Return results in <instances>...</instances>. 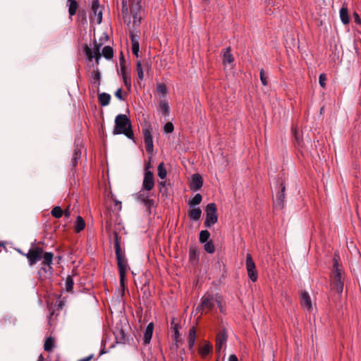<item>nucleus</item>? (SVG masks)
<instances>
[{
    "label": "nucleus",
    "mask_w": 361,
    "mask_h": 361,
    "mask_svg": "<svg viewBox=\"0 0 361 361\" xmlns=\"http://www.w3.org/2000/svg\"><path fill=\"white\" fill-rule=\"evenodd\" d=\"M157 91L159 93L166 95L167 93L166 87L164 84L159 85L157 87Z\"/></svg>",
    "instance_id": "8fccbe9b"
},
{
    "label": "nucleus",
    "mask_w": 361,
    "mask_h": 361,
    "mask_svg": "<svg viewBox=\"0 0 361 361\" xmlns=\"http://www.w3.org/2000/svg\"><path fill=\"white\" fill-rule=\"evenodd\" d=\"M141 1L142 0H133V3L130 6V11H134L135 9L140 11L141 8Z\"/></svg>",
    "instance_id": "a19ab883"
},
{
    "label": "nucleus",
    "mask_w": 361,
    "mask_h": 361,
    "mask_svg": "<svg viewBox=\"0 0 361 361\" xmlns=\"http://www.w3.org/2000/svg\"><path fill=\"white\" fill-rule=\"evenodd\" d=\"M139 48H140V44H135L134 43L133 45H132V52L133 54L136 56V57H138L139 56Z\"/></svg>",
    "instance_id": "864d4df0"
},
{
    "label": "nucleus",
    "mask_w": 361,
    "mask_h": 361,
    "mask_svg": "<svg viewBox=\"0 0 361 361\" xmlns=\"http://www.w3.org/2000/svg\"><path fill=\"white\" fill-rule=\"evenodd\" d=\"M37 361H44V357H43L42 355H40L39 356Z\"/></svg>",
    "instance_id": "774afa93"
},
{
    "label": "nucleus",
    "mask_w": 361,
    "mask_h": 361,
    "mask_svg": "<svg viewBox=\"0 0 361 361\" xmlns=\"http://www.w3.org/2000/svg\"><path fill=\"white\" fill-rule=\"evenodd\" d=\"M153 329L154 324L151 322L147 325L144 334L143 342L145 345L149 343L152 339Z\"/></svg>",
    "instance_id": "f3484780"
},
{
    "label": "nucleus",
    "mask_w": 361,
    "mask_h": 361,
    "mask_svg": "<svg viewBox=\"0 0 361 361\" xmlns=\"http://www.w3.org/2000/svg\"><path fill=\"white\" fill-rule=\"evenodd\" d=\"M140 11H138L137 9H135L134 11H130L132 13H133V19H134V23H135L137 21L138 23H140V20H141V16L138 13Z\"/></svg>",
    "instance_id": "de8ad7c7"
},
{
    "label": "nucleus",
    "mask_w": 361,
    "mask_h": 361,
    "mask_svg": "<svg viewBox=\"0 0 361 361\" xmlns=\"http://www.w3.org/2000/svg\"><path fill=\"white\" fill-rule=\"evenodd\" d=\"M334 265L331 274V287L337 293H341L343 290L344 277L343 276L342 269L339 268L338 259L335 255L334 257Z\"/></svg>",
    "instance_id": "20e7f679"
},
{
    "label": "nucleus",
    "mask_w": 361,
    "mask_h": 361,
    "mask_svg": "<svg viewBox=\"0 0 361 361\" xmlns=\"http://www.w3.org/2000/svg\"><path fill=\"white\" fill-rule=\"evenodd\" d=\"M110 99H111V96H110V94H109L107 93L103 92V93L99 94V95H98L99 103L102 106H107L110 102Z\"/></svg>",
    "instance_id": "a878e982"
},
{
    "label": "nucleus",
    "mask_w": 361,
    "mask_h": 361,
    "mask_svg": "<svg viewBox=\"0 0 361 361\" xmlns=\"http://www.w3.org/2000/svg\"><path fill=\"white\" fill-rule=\"evenodd\" d=\"M92 12L94 16H97V23L100 24L102 21V10L99 8V0H92Z\"/></svg>",
    "instance_id": "4468645a"
},
{
    "label": "nucleus",
    "mask_w": 361,
    "mask_h": 361,
    "mask_svg": "<svg viewBox=\"0 0 361 361\" xmlns=\"http://www.w3.org/2000/svg\"><path fill=\"white\" fill-rule=\"evenodd\" d=\"M202 211L200 208H193L188 211V216L190 219L197 221L200 219Z\"/></svg>",
    "instance_id": "b1692460"
},
{
    "label": "nucleus",
    "mask_w": 361,
    "mask_h": 361,
    "mask_svg": "<svg viewBox=\"0 0 361 361\" xmlns=\"http://www.w3.org/2000/svg\"><path fill=\"white\" fill-rule=\"evenodd\" d=\"M137 200L143 203L149 214H151V208L154 205V200L149 199L148 195H147L142 190L137 193Z\"/></svg>",
    "instance_id": "f8f14e48"
},
{
    "label": "nucleus",
    "mask_w": 361,
    "mask_h": 361,
    "mask_svg": "<svg viewBox=\"0 0 361 361\" xmlns=\"http://www.w3.org/2000/svg\"><path fill=\"white\" fill-rule=\"evenodd\" d=\"M189 339H194L196 338V329L195 326H192L189 330V335H188Z\"/></svg>",
    "instance_id": "3c124183"
},
{
    "label": "nucleus",
    "mask_w": 361,
    "mask_h": 361,
    "mask_svg": "<svg viewBox=\"0 0 361 361\" xmlns=\"http://www.w3.org/2000/svg\"><path fill=\"white\" fill-rule=\"evenodd\" d=\"M353 18H354L355 22L357 24H358V25H360V24H361V19H360V18L359 15H358L356 12H355V13H353Z\"/></svg>",
    "instance_id": "4d7b16f0"
},
{
    "label": "nucleus",
    "mask_w": 361,
    "mask_h": 361,
    "mask_svg": "<svg viewBox=\"0 0 361 361\" xmlns=\"http://www.w3.org/2000/svg\"><path fill=\"white\" fill-rule=\"evenodd\" d=\"M228 361H238V360L235 355H231Z\"/></svg>",
    "instance_id": "680f3d73"
},
{
    "label": "nucleus",
    "mask_w": 361,
    "mask_h": 361,
    "mask_svg": "<svg viewBox=\"0 0 361 361\" xmlns=\"http://www.w3.org/2000/svg\"><path fill=\"white\" fill-rule=\"evenodd\" d=\"M94 51H92V49L87 44H85L83 48V51L90 61H92V59L94 58L96 63L99 64V59H101L102 55L106 59H111L113 58L114 50L111 47L105 46L102 49V52L101 54L99 50L102 44H99L97 42L96 40H94Z\"/></svg>",
    "instance_id": "f03ea898"
},
{
    "label": "nucleus",
    "mask_w": 361,
    "mask_h": 361,
    "mask_svg": "<svg viewBox=\"0 0 361 361\" xmlns=\"http://www.w3.org/2000/svg\"><path fill=\"white\" fill-rule=\"evenodd\" d=\"M154 186V174L152 171L146 170L142 183V190L150 191L153 189Z\"/></svg>",
    "instance_id": "9b49d317"
},
{
    "label": "nucleus",
    "mask_w": 361,
    "mask_h": 361,
    "mask_svg": "<svg viewBox=\"0 0 361 361\" xmlns=\"http://www.w3.org/2000/svg\"><path fill=\"white\" fill-rule=\"evenodd\" d=\"M68 2L69 3L68 13L70 18H71L76 13L78 8V4L76 0H71L68 1Z\"/></svg>",
    "instance_id": "bb28decb"
},
{
    "label": "nucleus",
    "mask_w": 361,
    "mask_h": 361,
    "mask_svg": "<svg viewBox=\"0 0 361 361\" xmlns=\"http://www.w3.org/2000/svg\"><path fill=\"white\" fill-rule=\"evenodd\" d=\"M202 200V196L200 193H197L194 196L192 199L188 201V205L190 207H194L195 205H198L201 203Z\"/></svg>",
    "instance_id": "7c9ffc66"
},
{
    "label": "nucleus",
    "mask_w": 361,
    "mask_h": 361,
    "mask_svg": "<svg viewBox=\"0 0 361 361\" xmlns=\"http://www.w3.org/2000/svg\"><path fill=\"white\" fill-rule=\"evenodd\" d=\"M115 254L120 275V285L123 288H124L126 274L128 269L127 260L125 256V253L122 250L117 249V251L115 252Z\"/></svg>",
    "instance_id": "39448f33"
},
{
    "label": "nucleus",
    "mask_w": 361,
    "mask_h": 361,
    "mask_svg": "<svg viewBox=\"0 0 361 361\" xmlns=\"http://www.w3.org/2000/svg\"><path fill=\"white\" fill-rule=\"evenodd\" d=\"M300 303L303 307L307 308L308 310L312 309V302L309 294L306 291L301 293Z\"/></svg>",
    "instance_id": "dca6fc26"
},
{
    "label": "nucleus",
    "mask_w": 361,
    "mask_h": 361,
    "mask_svg": "<svg viewBox=\"0 0 361 361\" xmlns=\"http://www.w3.org/2000/svg\"><path fill=\"white\" fill-rule=\"evenodd\" d=\"M91 78L92 82H97L98 86L100 85L101 74L98 69L92 72Z\"/></svg>",
    "instance_id": "f704fd0d"
},
{
    "label": "nucleus",
    "mask_w": 361,
    "mask_h": 361,
    "mask_svg": "<svg viewBox=\"0 0 361 361\" xmlns=\"http://www.w3.org/2000/svg\"><path fill=\"white\" fill-rule=\"evenodd\" d=\"M259 75H260V80L262 81V85L264 86L267 85V84H268L267 77L265 75V72H264V69L262 68L260 70Z\"/></svg>",
    "instance_id": "a18cd8bd"
},
{
    "label": "nucleus",
    "mask_w": 361,
    "mask_h": 361,
    "mask_svg": "<svg viewBox=\"0 0 361 361\" xmlns=\"http://www.w3.org/2000/svg\"><path fill=\"white\" fill-rule=\"evenodd\" d=\"M280 188H281V191L276 195V201L279 203V204L283 207V202H284V199H285V190H286V185L283 182H282L280 184Z\"/></svg>",
    "instance_id": "4be33fe9"
},
{
    "label": "nucleus",
    "mask_w": 361,
    "mask_h": 361,
    "mask_svg": "<svg viewBox=\"0 0 361 361\" xmlns=\"http://www.w3.org/2000/svg\"><path fill=\"white\" fill-rule=\"evenodd\" d=\"M41 243H42L39 242L37 245L32 246L25 255L28 259L30 266H32L42 259V266H47L51 268V265L52 264L54 254L52 252H44L43 247L39 246Z\"/></svg>",
    "instance_id": "f257e3e1"
},
{
    "label": "nucleus",
    "mask_w": 361,
    "mask_h": 361,
    "mask_svg": "<svg viewBox=\"0 0 361 361\" xmlns=\"http://www.w3.org/2000/svg\"><path fill=\"white\" fill-rule=\"evenodd\" d=\"M111 199H112V200H113V202H114V206H115L116 207H117V209H118V211H120V210L121 209V207H122V206H121V201H118V200H116V199H115V197H114V195H113L112 194H111Z\"/></svg>",
    "instance_id": "5fc2aeb1"
},
{
    "label": "nucleus",
    "mask_w": 361,
    "mask_h": 361,
    "mask_svg": "<svg viewBox=\"0 0 361 361\" xmlns=\"http://www.w3.org/2000/svg\"><path fill=\"white\" fill-rule=\"evenodd\" d=\"M81 151L78 147H75L73 150V154L72 157V166L76 167L78 164V160L80 159Z\"/></svg>",
    "instance_id": "c85d7f7f"
},
{
    "label": "nucleus",
    "mask_w": 361,
    "mask_h": 361,
    "mask_svg": "<svg viewBox=\"0 0 361 361\" xmlns=\"http://www.w3.org/2000/svg\"><path fill=\"white\" fill-rule=\"evenodd\" d=\"M128 0H122V14L123 20L126 23L127 20V16H128Z\"/></svg>",
    "instance_id": "4c0bfd02"
},
{
    "label": "nucleus",
    "mask_w": 361,
    "mask_h": 361,
    "mask_svg": "<svg viewBox=\"0 0 361 361\" xmlns=\"http://www.w3.org/2000/svg\"><path fill=\"white\" fill-rule=\"evenodd\" d=\"M210 237V233L207 230L201 231L200 233V242L204 243L208 242Z\"/></svg>",
    "instance_id": "e433bc0d"
},
{
    "label": "nucleus",
    "mask_w": 361,
    "mask_h": 361,
    "mask_svg": "<svg viewBox=\"0 0 361 361\" xmlns=\"http://www.w3.org/2000/svg\"><path fill=\"white\" fill-rule=\"evenodd\" d=\"M142 133L144 135V141L145 144L146 151L148 154H152L154 150L153 139L152 135V128L149 126L148 128H144L142 130Z\"/></svg>",
    "instance_id": "9d476101"
},
{
    "label": "nucleus",
    "mask_w": 361,
    "mask_h": 361,
    "mask_svg": "<svg viewBox=\"0 0 361 361\" xmlns=\"http://www.w3.org/2000/svg\"><path fill=\"white\" fill-rule=\"evenodd\" d=\"M204 249L209 254L214 253L215 252V247L213 241L210 240L208 242H206L204 245Z\"/></svg>",
    "instance_id": "c9c22d12"
},
{
    "label": "nucleus",
    "mask_w": 361,
    "mask_h": 361,
    "mask_svg": "<svg viewBox=\"0 0 361 361\" xmlns=\"http://www.w3.org/2000/svg\"><path fill=\"white\" fill-rule=\"evenodd\" d=\"M51 214L52 215V216H54V218L56 219H59L61 218L63 214V212L62 210V209L61 208V207L59 206H56L54 207L51 211Z\"/></svg>",
    "instance_id": "72a5a7b5"
},
{
    "label": "nucleus",
    "mask_w": 361,
    "mask_h": 361,
    "mask_svg": "<svg viewBox=\"0 0 361 361\" xmlns=\"http://www.w3.org/2000/svg\"><path fill=\"white\" fill-rule=\"evenodd\" d=\"M115 96L121 99V100H124L125 99V97L123 96V91L120 88V89H118L116 92H115Z\"/></svg>",
    "instance_id": "6e6d98bb"
},
{
    "label": "nucleus",
    "mask_w": 361,
    "mask_h": 361,
    "mask_svg": "<svg viewBox=\"0 0 361 361\" xmlns=\"http://www.w3.org/2000/svg\"><path fill=\"white\" fill-rule=\"evenodd\" d=\"M63 212V214L65 216V217L66 218H69L71 214V209H70V206L67 207Z\"/></svg>",
    "instance_id": "13d9d810"
},
{
    "label": "nucleus",
    "mask_w": 361,
    "mask_h": 361,
    "mask_svg": "<svg viewBox=\"0 0 361 361\" xmlns=\"http://www.w3.org/2000/svg\"><path fill=\"white\" fill-rule=\"evenodd\" d=\"M78 20L82 23H87L86 12L85 10H80L78 14Z\"/></svg>",
    "instance_id": "79ce46f5"
},
{
    "label": "nucleus",
    "mask_w": 361,
    "mask_h": 361,
    "mask_svg": "<svg viewBox=\"0 0 361 361\" xmlns=\"http://www.w3.org/2000/svg\"><path fill=\"white\" fill-rule=\"evenodd\" d=\"M206 219L204 225L206 228H210L218 221L217 207L215 203H209L206 206Z\"/></svg>",
    "instance_id": "423d86ee"
},
{
    "label": "nucleus",
    "mask_w": 361,
    "mask_h": 361,
    "mask_svg": "<svg viewBox=\"0 0 361 361\" xmlns=\"http://www.w3.org/2000/svg\"><path fill=\"white\" fill-rule=\"evenodd\" d=\"M292 132H293V133L294 135V137H295L294 145H295V147H297L298 149L302 148L303 147V141L300 137V133L295 128H292Z\"/></svg>",
    "instance_id": "393cba45"
},
{
    "label": "nucleus",
    "mask_w": 361,
    "mask_h": 361,
    "mask_svg": "<svg viewBox=\"0 0 361 361\" xmlns=\"http://www.w3.org/2000/svg\"><path fill=\"white\" fill-rule=\"evenodd\" d=\"M130 40H131V44L132 45L134 44V43L135 44H139V42H138V36L135 34H134L133 32H130Z\"/></svg>",
    "instance_id": "603ef678"
},
{
    "label": "nucleus",
    "mask_w": 361,
    "mask_h": 361,
    "mask_svg": "<svg viewBox=\"0 0 361 361\" xmlns=\"http://www.w3.org/2000/svg\"><path fill=\"white\" fill-rule=\"evenodd\" d=\"M231 47H227L223 51V63H231L234 61V57L231 53Z\"/></svg>",
    "instance_id": "aec40b11"
},
{
    "label": "nucleus",
    "mask_w": 361,
    "mask_h": 361,
    "mask_svg": "<svg viewBox=\"0 0 361 361\" xmlns=\"http://www.w3.org/2000/svg\"><path fill=\"white\" fill-rule=\"evenodd\" d=\"M121 72L122 76L128 75L127 73H126V69L125 64H121Z\"/></svg>",
    "instance_id": "052dcab7"
},
{
    "label": "nucleus",
    "mask_w": 361,
    "mask_h": 361,
    "mask_svg": "<svg viewBox=\"0 0 361 361\" xmlns=\"http://www.w3.org/2000/svg\"><path fill=\"white\" fill-rule=\"evenodd\" d=\"M114 134H123L128 138L135 139L132 123L130 118L125 114H118L115 118Z\"/></svg>",
    "instance_id": "7ed1b4c3"
},
{
    "label": "nucleus",
    "mask_w": 361,
    "mask_h": 361,
    "mask_svg": "<svg viewBox=\"0 0 361 361\" xmlns=\"http://www.w3.org/2000/svg\"><path fill=\"white\" fill-rule=\"evenodd\" d=\"M159 108L164 116H168L169 114V106L166 100H161L159 102Z\"/></svg>",
    "instance_id": "473e14b6"
},
{
    "label": "nucleus",
    "mask_w": 361,
    "mask_h": 361,
    "mask_svg": "<svg viewBox=\"0 0 361 361\" xmlns=\"http://www.w3.org/2000/svg\"><path fill=\"white\" fill-rule=\"evenodd\" d=\"M54 347V339L52 337H48L44 342V349L47 352L53 350Z\"/></svg>",
    "instance_id": "c756f323"
},
{
    "label": "nucleus",
    "mask_w": 361,
    "mask_h": 361,
    "mask_svg": "<svg viewBox=\"0 0 361 361\" xmlns=\"http://www.w3.org/2000/svg\"><path fill=\"white\" fill-rule=\"evenodd\" d=\"M136 71L137 72V75L140 80H143L144 73L142 68V64L140 61H137L136 63Z\"/></svg>",
    "instance_id": "ea45409f"
},
{
    "label": "nucleus",
    "mask_w": 361,
    "mask_h": 361,
    "mask_svg": "<svg viewBox=\"0 0 361 361\" xmlns=\"http://www.w3.org/2000/svg\"><path fill=\"white\" fill-rule=\"evenodd\" d=\"M73 280L71 276H68L66 279V290L68 292H71L73 288Z\"/></svg>",
    "instance_id": "58836bf2"
},
{
    "label": "nucleus",
    "mask_w": 361,
    "mask_h": 361,
    "mask_svg": "<svg viewBox=\"0 0 361 361\" xmlns=\"http://www.w3.org/2000/svg\"><path fill=\"white\" fill-rule=\"evenodd\" d=\"M119 61H120V66H121V64H125V59H124V56L122 52L121 53Z\"/></svg>",
    "instance_id": "e2e57ef3"
},
{
    "label": "nucleus",
    "mask_w": 361,
    "mask_h": 361,
    "mask_svg": "<svg viewBox=\"0 0 361 361\" xmlns=\"http://www.w3.org/2000/svg\"><path fill=\"white\" fill-rule=\"evenodd\" d=\"M114 334L117 343L125 344L128 342V337L123 329H117Z\"/></svg>",
    "instance_id": "a211bd4d"
},
{
    "label": "nucleus",
    "mask_w": 361,
    "mask_h": 361,
    "mask_svg": "<svg viewBox=\"0 0 361 361\" xmlns=\"http://www.w3.org/2000/svg\"><path fill=\"white\" fill-rule=\"evenodd\" d=\"M122 78H123V83H124L125 86L127 87V89L128 90H130V88H131L130 77L128 75H127L122 76Z\"/></svg>",
    "instance_id": "37998d69"
},
{
    "label": "nucleus",
    "mask_w": 361,
    "mask_h": 361,
    "mask_svg": "<svg viewBox=\"0 0 361 361\" xmlns=\"http://www.w3.org/2000/svg\"><path fill=\"white\" fill-rule=\"evenodd\" d=\"M340 17L342 23L345 25H347L350 22V18L348 16V10L347 6L343 5L340 10Z\"/></svg>",
    "instance_id": "5701e85b"
},
{
    "label": "nucleus",
    "mask_w": 361,
    "mask_h": 361,
    "mask_svg": "<svg viewBox=\"0 0 361 361\" xmlns=\"http://www.w3.org/2000/svg\"><path fill=\"white\" fill-rule=\"evenodd\" d=\"M158 176L161 179H164L166 177L167 172L164 162H161L157 167Z\"/></svg>",
    "instance_id": "2f4dec72"
},
{
    "label": "nucleus",
    "mask_w": 361,
    "mask_h": 361,
    "mask_svg": "<svg viewBox=\"0 0 361 361\" xmlns=\"http://www.w3.org/2000/svg\"><path fill=\"white\" fill-rule=\"evenodd\" d=\"M214 298L212 294L205 293L201 298L200 305L197 307V312H204L205 313L211 311L214 307Z\"/></svg>",
    "instance_id": "0eeeda50"
},
{
    "label": "nucleus",
    "mask_w": 361,
    "mask_h": 361,
    "mask_svg": "<svg viewBox=\"0 0 361 361\" xmlns=\"http://www.w3.org/2000/svg\"><path fill=\"white\" fill-rule=\"evenodd\" d=\"M85 220L80 216H78L74 225V231L78 233L85 229Z\"/></svg>",
    "instance_id": "412c9836"
},
{
    "label": "nucleus",
    "mask_w": 361,
    "mask_h": 361,
    "mask_svg": "<svg viewBox=\"0 0 361 361\" xmlns=\"http://www.w3.org/2000/svg\"><path fill=\"white\" fill-rule=\"evenodd\" d=\"M227 338V331L225 329L220 330L216 334L215 350L218 358L220 357L221 350L223 346L226 345Z\"/></svg>",
    "instance_id": "6e6552de"
},
{
    "label": "nucleus",
    "mask_w": 361,
    "mask_h": 361,
    "mask_svg": "<svg viewBox=\"0 0 361 361\" xmlns=\"http://www.w3.org/2000/svg\"><path fill=\"white\" fill-rule=\"evenodd\" d=\"M164 131L167 133H172L174 129L173 123L171 122L166 123L164 125Z\"/></svg>",
    "instance_id": "09e8293b"
},
{
    "label": "nucleus",
    "mask_w": 361,
    "mask_h": 361,
    "mask_svg": "<svg viewBox=\"0 0 361 361\" xmlns=\"http://www.w3.org/2000/svg\"><path fill=\"white\" fill-rule=\"evenodd\" d=\"M189 260L192 264H197L199 261V252L197 247L193 246L190 247Z\"/></svg>",
    "instance_id": "6ab92c4d"
},
{
    "label": "nucleus",
    "mask_w": 361,
    "mask_h": 361,
    "mask_svg": "<svg viewBox=\"0 0 361 361\" xmlns=\"http://www.w3.org/2000/svg\"><path fill=\"white\" fill-rule=\"evenodd\" d=\"M174 324H177L175 323V318H173L171 319V329H173V327L174 326Z\"/></svg>",
    "instance_id": "338daca9"
},
{
    "label": "nucleus",
    "mask_w": 361,
    "mask_h": 361,
    "mask_svg": "<svg viewBox=\"0 0 361 361\" xmlns=\"http://www.w3.org/2000/svg\"><path fill=\"white\" fill-rule=\"evenodd\" d=\"M214 301H216V302H217L218 306H219V307L220 308V311H221V301H220V300H219L217 299V298H216V299L214 300Z\"/></svg>",
    "instance_id": "69168bd1"
},
{
    "label": "nucleus",
    "mask_w": 361,
    "mask_h": 361,
    "mask_svg": "<svg viewBox=\"0 0 361 361\" xmlns=\"http://www.w3.org/2000/svg\"><path fill=\"white\" fill-rule=\"evenodd\" d=\"M326 75L324 73H322L319 77V82L323 88L326 87Z\"/></svg>",
    "instance_id": "49530a36"
},
{
    "label": "nucleus",
    "mask_w": 361,
    "mask_h": 361,
    "mask_svg": "<svg viewBox=\"0 0 361 361\" xmlns=\"http://www.w3.org/2000/svg\"><path fill=\"white\" fill-rule=\"evenodd\" d=\"M195 340L188 338V347L190 350H192L195 345Z\"/></svg>",
    "instance_id": "bf43d9fd"
},
{
    "label": "nucleus",
    "mask_w": 361,
    "mask_h": 361,
    "mask_svg": "<svg viewBox=\"0 0 361 361\" xmlns=\"http://www.w3.org/2000/svg\"><path fill=\"white\" fill-rule=\"evenodd\" d=\"M203 185L202 177L199 173L192 175L190 189L193 191L199 190Z\"/></svg>",
    "instance_id": "ddd939ff"
},
{
    "label": "nucleus",
    "mask_w": 361,
    "mask_h": 361,
    "mask_svg": "<svg viewBox=\"0 0 361 361\" xmlns=\"http://www.w3.org/2000/svg\"><path fill=\"white\" fill-rule=\"evenodd\" d=\"M111 236L114 237V240L115 252L117 251V249H118L119 250H122L121 247L120 237L118 236V233H117V231H114L111 233H109V237Z\"/></svg>",
    "instance_id": "cd10ccee"
},
{
    "label": "nucleus",
    "mask_w": 361,
    "mask_h": 361,
    "mask_svg": "<svg viewBox=\"0 0 361 361\" xmlns=\"http://www.w3.org/2000/svg\"><path fill=\"white\" fill-rule=\"evenodd\" d=\"M92 357H93V355H91L87 357L80 359L78 361H90V360L92 359Z\"/></svg>",
    "instance_id": "0e129e2a"
},
{
    "label": "nucleus",
    "mask_w": 361,
    "mask_h": 361,
    "mask_svg": "<svg viewBox=\"0 0 361 361\" xmlns=\"http://www.w3.org/2000/svg\"><path fill=\"white\" fill-rule=\"evenodd\" d=\"M178 329H179V324H174V326L172 329L174 332V340L176 343L179 341L178 338L180 336Z\"/></svg>",
    "instance_id": "c03bdc74"
},
{
    "label": "nucleus",
    "mask_w": 361,
    "mask_h": 361,
    "mask_svg": "<svg viewBox=\"0 0 361 361\" xmlns=\"http://www.w3.org/2000/svg\"><path fill=\"white\" fill-rule=\"evenodd\" d=\"M245 264L249 278L252 281L255 282L257 280L258 275L256 271L255 262L253 261L252 255L250 253H247L246 255Z\"/></svg>",
    "instance_id": "1a4fd4ad"
},
{
    "label": "nucleus",
    "mask_w": 361,
    "mask_h": 361,
    "mask_svg": "<svg viewBox=\"0 0 361 361\" xmlns=\"http://www.w3.org/2000/svg\"><path fill=\"white\" fill-rule=\"evenodd\" d=\"M213 346L209 341H205L204 345L199 347L198 352L202 357H205L212 352Z\"/></svg>",
    "instance_id": "2eb2a0df"
}]
</instances>
